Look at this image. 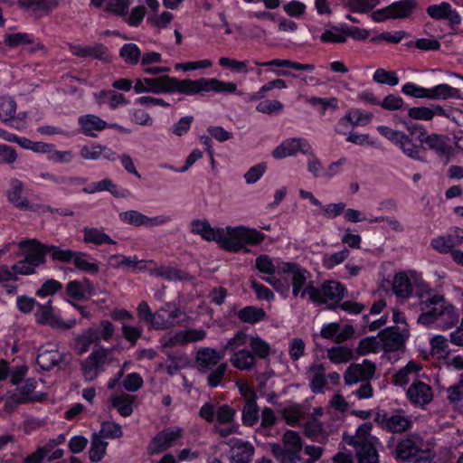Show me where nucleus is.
Masks as SVG:
<instances>
[{
    "label": "nucleus",
    "mask_w": 463,
    "mask_h": 463,
    "mask_svg": "<svg viewBox=\"0 0 463 463\" xmlns=\"http://www.w3.org/2000/svg\"><path fill=\"white\" fill-rule=\"evenodd\" d=\"M459 90L448 84H439L428 89V99L436 100H445L450 98H459Z\"/></svg>",
    "instance_id": "obj_35"
},
{
    "label": "nucleus",
    "mask_w": 463,
    "mask_h": 463,
    "mask_svg": "<svg viewBox=\"0 0 463 463\" xmlns=\"http://www.w3.org/2000/svg\"><path fill=\"white\" fill-rule=\"evenodd\" d=\"M132 402L131 396L128 394L114 396L111 399L112 406L116 408L118 413L123 417H128L133 412Z\"/></svg>",
    "instance_id": "obj_50"
},
{
    "label": "nucleus",
    "mask_w": 463,
    "mask_h": 463,
    "mask_svg": "<svg viewBox=\"0 0 463 463\" xmlns=\"http://www.w3.org/2000/svg\"><path fill=\"white\" fill-rule=\"evenodd\" d=\"M327 357L334 364H343L354 359V355L351 348L339 345L327 349Z\"/></svg>",
    "instance_id": "obj_41"
},
{
    "label": "nucleus",
    "mask_w": 463,
    "mask_h": 463,
    "mask_svg": "<svg viewBox=\"0 0 463 463\" xmlns=\"http://www.w3.org/2000/svg\"><path fill=\"white\" fill-rule=\"evenodd\" d=\"M249 339V335L241 330L237 331L234 335L230 338L223 346V352L228 351L232 354L240 352L241 348H245V345Z\"/></svg>",
    "instance_id": "obj_49"
},
{
    "label": "nucleus",
    "mask_w": 463,
    "mask_h": 463,
    "mask_svg": "<svg viewBox=\"0 0 463 463\" xmlns=\"http://www.w3.org/2000/svg\"><path fill=\"white\" fill-rule=\"evenodd\" d=\"M381 342L376 340V337L371 336L362 339L357 347L356 353L359 355H365L369 353H377L380 349Z\"/></svg>",
    "instance_id": "obj_64"
},
{
    "label": "nucleus",
    "mask_w": 463,
    "mask_h": 463,
    "mask_svg": "<svg viewBox=\"0 0 463 463\" xmlns=\"http://www.w3.org/2000/svg\"><path fill=\"white\" fill-rule=\"evenodd\" d=\"M358 463H379V454L373 442L354 446Z\"/></svg>",
    "instance_id": "obj_30"
},
{
    "label": "nucleus",
    "mask_w": 463,
    "mask_h": 463,
    "mask_svg": "<svg viewBox=\"0 0 463 463\" xmlns=\"http://www.w3.org/2000/svg\"><path fill=\"white\" fill-rule=\"evenodd\" d=\"M120 220L130 225L134 226H146L153 227L165 223L167 218L165 216L148 217L137 211H127L119 213Z\"/></svg>",
    "instance_id": "obj_17"
},
{
    "label": "nucleus",
    "mask_w": 463,
    "mask_h": 463,
    "mask_svg": "<svg viewBox=\"0 0 463 463\" xmlns=\"http://www.w3.org/2000/svg\"><path fill=\"white\" fill-rule=\"evenodd\" d=\"M32 243L36 245L38 249H40V251H43V256L44 258L46 253H51L53 260H59L61 262H70L74 259L77 253L75 251H72L71 250H65L53 245L43 244L39 241H32Z\"/></svg>",
    "instance_id": "obj_26"
},
{
    "label": "nucleus",
    "mask_w": 463,
    "mask_h": 463,
    "mask_svg": "<svg viewBox=\"0 0 463 463\" xmlns=\"http://www.w3.org/2000/svg\"><path fill=\"white\" fill-rule=\"evenodd\" d=\"M417 0H402L392 4V9L395 18H404L409 16L416 8Z\"/></svg>",
    "instance_id": "obj_54"
},
{
    "label": "nucleus",
    "mask_w": 463,
    "mask_h": 463,
    "mask_svg": "<svg viewBox=\"0 0 463 463\" xmlns=\"http://www.w3.org/2000/svg\"><path fill=\"white\" fill-rule=\"evenodd\" d=\"M279 272L288 274L292 284V294L294 297L302 295V292L306 289L303 288L306 286L307 279L310 277L309 272L300 267L298 264L294 262H281L278 265Z\"/></svg>",
    "instance_id": "obj_9"
},
{
    "label": "nucleus",
    "mask_w": 463,
    "mask_h": 463,
    "mask_svg": "<svg viewBox=\"0 0 463 463\" xmlns=\"http://www.w3.org/2000/svg\"><path fill=\"white\" fill-rule=\"evenodd\" d=\"M311 146L304 138H288L283 141L273 151L272 156L276 159L284 158L301 151L304 154H310Z\"/></svg>",
    "instance_id": "obj_16"
},
{
    "label": "nucleus",
    "mask_w": 463,
    "mask_h": 463,
    "mask_svg": "<svg viewBox=\"0 0 463 463\" xmlns=\"http://www.w3.org/2000/svg\"><path fill=\"white\" fill-rule=\"evenodd\" d=\"M423 439L419 434H410L401 439L395 449V458L402 461L410 460L422 451Z\"/></svg>",
    "instance_id": "obj_13"
},
{
    "label": "nucleus",
    "mask_w": 463,
    "mask_h": 463,
    "mask_svg": "<svg viewBox=\"0 0 463 463\" xmlns=\"http://www.w3.org/2000/svg\"><path fill=\"white\" fill-rule=\"evenodd\" d=\"M260 409L254 399H247L242 409V423L245 426H253L260 419Z\"/></svg>",
    "instance_id": "obj_43"
},
{
    "label": "nucleus",
    "mask_w": 463,
    "mask_h": 463,
    "mask_svg": "<svg viewBox=\"0 0 463 463\" xmlns=\"http://www.w3.org/2000/svg\"><path fill=\"white\" fill-rule=\"evenodd\" d=\"M397 146L402 150V152L409 157L416 159V160H421L420 156V151L423 149L421 146L414 144L411 139L405 135L402 134V137L400 138V140L397 143Z\"/></svg>",
    "instance_id": "obj_47"
},
{
    "label": "nucleus",
    "mask_w": 463,
    "mask_h": 463,
    "mask_svg": "<svg viewBox=\"0 0 463 463\" xmlns=\"http://www.w3.org/2000/svg\"><path fill=\"white\" fill-rule=\"evenodd\" d=\"M79 125L81 132L91 137H96L94 131H101L109 127V123L93 114L80 116L79 118Z\"/></svg>",
    "instance_id": "obj_23"
},
{
    "label": "nucleus",
    "mask_w": 463,
    "mask_h": 463,
    "mask_svg": "<svg viewBox=\"0 0 463 463\" xmlns=\"http://www.w3.org/2000/svg\"><path fill=\"white\" fill-rule=\"evenodd\" d=\"M215 241H217L222 248L229 251L239 252L242 250L245 252L248 251V250L243 246L239 238L235 237L234 235H232L231 232H228V231H225L224 229H222L221 239L216 240Z\"/></svg>",
    "instance_id": "obj_44"
},
{
    "label": "nucleus",
    "mask_w": 463,
    "mask_h": 463,
    "mask_svg": "<svg viewBox=\"0 0 463 463\" xmlns=\"http://www.w3.org/2000/svg\"><path fill=\"white\" fill-rule=\"evenodd\" d=\"M121 333L122 337L128 342L131 346H134L142 336L143 328L140 326H131L128 323H122Z\"/></svg>",
    "instance_id": "obj_56"
},
{
    "label": "nucleus",
    "mask_w": 463,
    "mask_h": 463,
    "mask_svg": "<svg viewBox=\"0 0 463 463\" xmlns=\"http://www.w3.org/2000/svg\"><path fill=\"white\" fill-rule=\"evenodd\" d=\"M134 90L139 93H173L178 92L184 95H195L201 92L214 91L219 93H235L237 85L233 82L222 81L212 78H201L196 80H178L161 75L155 78H140L136 80Z\"/></svg>",
    "instance_id": "obj_1"
},
{
    "label": "nucleus",
    "mask_w": 463,
    "mask_h": 463,
    "mask_svg": "<svg viewBox=\"0 0 463 463\" xmlns=\"http://www.w3.org/2000/svg\"><path fill=\"white\" fill-rule=\"evenodd\" d=\"M97 434L103 439H116L120 438L123 435V431L119 424L106 421L101 424L99 432Z\"/></svg>",
    "instance_id": "obj_63"
},
{
    "label": "nucleus",
    "mask_w": 463,
    "mask_h": 463,
    "mask_svg": "<svg viewBox=\"0 0 463 463\" xmlns=\"http://www.w3.org/2000/svg\"><path fill=\"white\" fill-rule=\"evenodd\" d=\"M463 243V230L456 229L446 236L434 238L430 245L440 253L451 251L452 248Z\"/></svg>",
    "instance_id": "obj_20"
},
{
    "label": "nucleus",
    "mask_w": 463,
    "mask_h": 463,
    "mask_svg": "<svg viewBox=\"0 0 463 463\" xmlns=\"http://www.w3.org/2000/svg\"><path fill=\"white\" fill-rule=\"evenodd\" d=\"M109 443L101 439V438L94 433L91 438L89 457L92 462H99L106 454Z\"/></svg>",
    "instance_id": "obj_45"
},
{
    "label": "nucleus",
    "mask_w": 463,
    "mask_h": 463,
    "mask_svg": "<svg viewBox=\"0 0 463 463\" xmlns=\"http://www.w3.org/2000/svg\"><path fill=\"white\" fill-rule=\"evenodd\" d=\"M421 369L420 364L410 361L404 367L401 368L392 377V383L395 385H406L411 377L417 376Z\"/></svg>",
    "instance_id": "obj_32"
},
{
    "label": "nucleus",
    "mask_w": 463,
    "mask_h": 463,
    "mask_svg": "<svg viewBox=\"0 0 463 463\" xmlns=\"http://www.w3.org/2000/svg\"><path fill=\"white\" fill-rule=\"evenodd\" d=\"M32 241H37L36 239L23 240L18 243L22 252H17L15 258H24L16 261L12 266V270L18 275H32L35 273V269L45 262V258L43 256V251Z\"/></svg>",
    "instance_id": "obj_3"
},
{
    "label": "nucleus",
    "mask_w": 463,
    "mask_h": 463,
    "mask_svg": "<svg viewBox=\"0 0 463 463\" xmlns=\"http://www.w3.org/2000/svg\"><path fill=\"white\" fill-rule=\"evenodd\" d=\"M16 102L8 97H0V120L6 123L14 118Z\"/></svg>",
    "instance_id": "obj_52"
},
{
    "label": "nucleus",
    "mask_w": 463,
    "mask_h": 463,
    "mask_svg": "<svg viewBox=\"0 0 463 463\" xmlns=\"http://www.w3.org/2000/svg\"><path fill=\"white\" fill-rule=\"evenodd\" d=\"M232 365L240 371H251L255 368L257 361L255 355L247 348H241L240 352L230 357Z\"/></svg>",
    "instance_id": "obj_24"
},
{
    "label": "nucleus",
    "mask_w": 463,
    "mask_h": 463,
    "mask_svg": "<svg viewBox=\"0 0 463 463\" xmlns=\"http://www.w3.org/2000/svg\"><path fill=\"white\" fill-rule=\"evenodd\" d=\"M62 360V354L52 345H43L37 354L36 363L44 371H50Z\"/></svg>",
    "instance_id": "obj_19"
},
{
    "label": "nucleus",
    "mask_w": 463,
    "mask_h": 463,
    "mask_svg": "<svg viewBox=\"0 0 463 463\" xmlns=\"http://www.w3.org/2000/svg\"><path fill=\"white\" fill-rule=\"evenodd\" d=\"M192 232L200 234L206 241L221 239L222 229H213L207 220H194L192 222Z\"/></svg>",
    "instance_id": "obj_29"
},
{
    "label": "nucleus",
    "mask_w": 463,
    "mask_h": 463,
    "mask_svg": "<svg viewBox=\"0 0 463 463\" xmlns=\"http://www.w3.org/2000/svg\"><path fill=\"white\" fill-rule=\"evenodd\" d=\"M374 420L383 430L391 433H402L411 430L412 426L411 416L402 410L392 412L379 411L375 414Z\"/></svg>",
    "instance_id": "obj_7"
},
{
    "label": "nucleus",
    "mask_w": 463,
    "mask_h": 463,
    "mask_svg": "<svg viewBox=\"0 0 463 463\" xmlns=\"http://www.w3.org/2000/svg\"><path fill=\"white\" fill-rule=\"evenodd\" d=\"M23 184L21 181L14 179L12 181V189L8 191L9 200L16 206L22 209L28 207V202L22 197Z\"/></svg>",
    "instance_id": "obj_53"
},
{
    "label": "nucleus",
    "mask_w": 463,
    "mask_h": 463,
    "mask_svg": "<svg viewBox=\"0 0 463 463\" xmlns=\"http://www.w3.org/2000/svg\"><path fill=\"white\" fill-rule=\"evenodd\" d=\"M271 451L279 463H298L301 459L299 453L282 450L278 443L271 445Z\"/></svg>",
    "instance_id": "obj_55"
},
{
    "label": "nucleus",
    "mask_w": 463,
    "mask_h": 463,
    "mask_svg": "<svg viewBox=\"0 0 463 463\" xmlns=\"http://www.w3.org/2000/svg\"><path fill=\"white\" fill-rule=\"evenodd\" d=\"M307 374L312 392H323L324 387L326 384L325 366L321 364H312L308 367Z\"/></svg>",
    "instance_id": "obj_22"
},
{
    "label": "nucleus",
    "mask_w": 463,
    "mask_h": 463,
    "mask_svg": "<svg viewBox=\"0 0 463 463\" xmlns=\"http://www.w3.org/2000/svg\"><path fill=\"white\" fill-rule=\"evenodd\" d=\"M237 317L243 323L255 324L266 317V312L261 307L247 306L238 311Z\"/></svg>",
    "instance_id": "obj_38"
},
{
    "label": "nucleus",
    "mask_w": 463,
    "mask_h": 463,
    "mask_svg": "<svg viewBox=\"0 0 463 463\" xmlns=\"http://www.w3.org/2000/svg\"><path fill=\"white\" fill-rule=\"evenodd\" d=\"M376 365L370 360L364 359L361 364H351L344 373V381L347 385L370 381L375 374Z\"/></svg>",
    "instance_id": "obj_8"
},
{
    "label": "nucleus",
    "mask_w": 463,
    "mask_h": 463,
    "mask_svg": "<svg viewBox=\"0 0 463 463\" xmlns=\"http://www.w3.org/2000/svg\"><path fill=\"white\" fill-rule=\"evenodd\" d=\"M302 429L306 437L317 442L326 443L328 439L329 432L324 423L314 417L304 422Z\"/></svg>",
    "instance_id": "obj_21"
},
{
    "label": "nucleus",
    "mask_w": 463,
    "mask_h": 463,
    "mask_svg": "<svg viewBox=\"0 0 463 463\" xmlns=\"http://www.w3.org/2000/svg\"><path fill=\"white\" fill-rule=\"evenodd\" d=\"M87 254L84 252H77L73 263L75 267L84 272L90 274H97L99 271V267L97 263L90 262L86 260Z\"/></svg>",
    "instance_id": "obj_61"
},
{
    "label": "nucleus",
    "mask_w": 463,
    "mask_h": 463,
    "mask_svg": "<svg viewBox=\"0 0 463 463\" xmlns=\"http://www.w3.org/2000/svg\"><path fill=\"white\" fill-rule=\"evenodd\" d=\"M109 349L99 345L88 357L80 360V371L85 381L92 382L105 371L109 364Z\"/></svg>",
    "instance_id": "obj_6"
},
{
    "label": "nucleus",
    "mask_w": 463,
    "mask_h": 463,
    "mask_svg": "<svg viewBox=\"0 0 463 463\" xmlns=\"http://www.w3.org/2000/svg\"><path fill=\"white\" fill-rule=\"evenodd\" d=\"M250 351L255 355V359L266 360L269 357L271 348L270 345L261 339L260 336H249Z\"/></svg>",
    "instance_id": "obj_40"
},
{
    "label": "nucleus",
    "mask_w": 463,
    "mask_h": 463,
    "mask_svg": "<svg viewBox=\"0 0 463 463\" xmlns=\"http://www.w3.org/2000/svg\"><path fill=\"white\" fill-rule=\"evenodd\" d=\"M187 365V358L184 354H167L166 360V372L169 375H174L178 373L183 367Z\"/></svg>",
    "instance_id": "obj_57"
},
{
    "label": "nucleus",
    "mask_w": 463,
    "mask_h": 463,
    "mask_svg": "<svg viewBox=\"0 0 463 463\" xmlns=\"http://www.w3.org/2000/svg\"><path fill=\"white\" fill-rule=\"evenodd\" d=\"M115 332V326L109 320H101L99 327H89L75 339V350L78 354L87 353L91 345L98 347L99 342L109 341Z\"/></svg>",
    "instance_id": "obj_5"
},
{
    "label": "nucleus",
    "mask_w": 463,
    "mask_h": 463,
    "mask_svg": "<svg viewBox=\"0 0 463 463\" xmlns=\"http://www.w3.org/2000/svg\"><path fill=\"white\" fill-rule=\"evenodd\" d=\"M106 47L100 43L93 46H71V52L72 54L80 58L91 57L95 59H101L106 53Z\"/></svg>",
    "instance_id": "obj_36"
},
{
    "label": "nucleus",
    "mask_w": 463,
    "mask_h": 463,
    "mask_svg": "<svg viewBox=\"0 0 463 463\" xmlns=\"http://www.w3.org/2000/svg\"><path fill=\"white\" fill-rule=\"evenodd\" d=\"M166 307H171V305L166 304L165 307L160 308L156 312H154V316L149 324L152 329L165 330L175 326V323L165 317V313L168 311Z\"/></svg>",
    "instance_id": "obj_46"
},
{
    "label": "nucleus",
    "mask_w": 463,
    "mask_h": 463,
    "mask_svg": "<svg viewBox=\"0 0 463 463\" xmlns=\"http://www.w3.org/2000/svg\"><path fill=\"white\" fill-rule=\"evenodd\" d=\"M106 150H108V146H101L98 143H91L90 146H82L80 155L86 160H97Z\"/></svg>",
    "instance_id": "obj_62"
},
{
    "label": "nucleus",
    "mask_w": 463,
    "mask_h": 463,
    "mask_svg": "<svg viewBox=\"0 0 463 463\" xmlns=\"http://www.w3.org/2000/svg\"><path fill=\"white\" fill-rule=\"evenodd\" d=\"M52 303L51 299L45 304L37 303L38 308L34 314L36 321L43 325H50L66 329L72 328L76 325V320L73 318L64 322L62 319L55 317Z\"/></svg>",
    "instance_id": "obj_14"
},
{
    "label": "nucleus",
    "mask_w": 463,
    "mask_h": 463,
    "mask_svg": "<svg viewBox=\"0 0 463 463\" xmlns=\"http://www.w3.org/2000/svg\"><path fill=\"white\" fill-rule=\"evenodd\" d=\"M182 431L183 430L178 427L160 431L148 444V453L155 455L171 448L182 437Z\"/></svg>",
    "instance_id": "obj_11"
},
{
    "label": "nucleus",
    "mask_w": 463,
    "mask_h": 463,
    "mask_svg": "<svg viewBox=\"0 0 463 463\" xmlns=\"http://www.w3.org/2000/svg\"><path fill=\"white\" fill-rule=\"evenodd\" d=\"M224 357V353L213 348L203 347L196 353L195 363L200 372L206 373L212 370Z\"/></svg>",
    "instance_id": "obj_18"
},
{
    "label": "nucleus",
    "mask_w": 463,
    "mask_h": 463,
    "mask_svg": "<svg viewBox=\"0 0 463 463\" xmlns=\"http://www.w3.org/2000/svg\"><path fill=\"white\" fill-rule=\"evenodd\" d=\"M345 292L344 285L336 280H326L320 288H316L309 282L302 292L301 298H305L307 294L313 302L328 304V308L335 309L343 299Z\"/></svg>",
    "instance_id": "obj_4"
},
{
    "label": "nucleus",
    "mask_w": 463,
    "mask_h": 463,
    "mask_svg": "<svg viewBox=\"0 0 463 463\" xmlns=\"http://www.w3.org/2000/svg\"><path fill=\"white\" fill-rule=\"evenodd\" d=\"M103 191L109 192L117 198H124L128 194L127 190L118 189V187L110 179L108 178L99 182H94L88 187L83 188V192L86 194H94Z\"/></svg>",
    "instance_id": "obj_25"
},
{
    "label": "nucleus",
    "mask_w": 463,
    "mask_h": 463,
    "mask_svg": "<svg viewBox=\"0 0 463 463\" xmlns=\"http://www.w3.org/2000/svg\"><path fill=\"white\" fill-rule=\"evenodd\" d=\"M254 454V447L249 441L236 440L232 446V461L233 463H250Z\"/></svg>",
    "instance_id": "obj_27"
},
{
    "label": "nucleus",
    "mask_w": 463,
    "mask_h": 463,
    "mask_svg": "<svg viewBox=\"0 0 463 463\" xmlns=\"http://www.w3.org/2000/svg\"><path fill=\"white\" fill-rule=\"evenodd\" d=\"M228 232H231L235 237L239 238L241 242L243 241L249 244H259L260 243L264 238L265 235L263 233H260L255 229H248L243 226L239 227H227Z\"/></svg>",
    "instance_id": "obj_28"
},
{
    "label": "nucleus",
    "mask_w": 463,
    "mask_h": 463,
    "mask_svg": "<svg viewBox=\"0 0 463 463\" xmlns=\"http://www.w3.org/2000/svg\"><path fill=\"white\" fill-rule=\"evenodd\" d=\"M392 291L401 298H408L412 295L413 287L411 283L409 277L403 273H397L392 281Z\"/></svg>",
    "instance_id": "obj_31"
},
{
    "label": "nucleus",
    "mask_w": 463,
    "mask_h": 463,
    "mask_svg": "<svg viewBox=\"0 0 463 463\" xmlns=\"http://www.w3.org/2000/svg\"><path fill=\"white\" fill-rule=\"evenodd\" d=\"M406 396L413 405L423 407L433 400L434 394L429 384L421 381H413L406 391Z\"/></svg>",
    "instance_id": "obj_15"
},
{
    "label": "nucleus",
    "mask_w": 463,
    "mask_h": 463,
    "mask_svg": "<svg viewBox=\"0 0 463 463\" xmlns=\"http://www.w3.org/2000/svg\"><path fill=\"white\" fill-rule=\"evenodd\" d=\"M26 43H32V34L26 33H15L5 34L4 43L9 48L25 46Z\"/></svg>",
    "instance_id": "obj_59"
},
{
    "label": "nucleus",
    "mask_w": 463,
    "mask_h": 463,
    "mask_svg": "<svg viewBox=\"0 0 463 463\" xmlns=\"http://www.w3.org/2000/svg\"><path fill=\"white\" fill-rule=\"evenodd\" d=\"M120 57L128 65H136L141 59V51L135 43H125L120 51Z\"/></svg>",
    "instance_id": "obj_48"
},
{
    "label": "nucleus",
    "mask_w": 463,
    "mask_h": 463,
    "mask_svg": "<svg viewBox=\"0 0 463 463\" xmlns=\"http://www.w3.org/2000/svg\"><path fill=\"white\" fill-rule=\"evenodd\" d=\"M254 64L261 67H269V66H277V67H284L290 68L298 71H312L315 70V65L310 63H299L297 61H293L288 59H274L269 61H254Z\"/></svg>",
    "instance_id": "obj_34"
},
{
    "label": "nucleus",
    "mask_w": 463,
    "mask_h": 463,
    "mask_svg": "<svg viewBox=\"0 0 463 463\" xmlns=\"http://www.w3.org/2000/svg\"><path fill=\"white\" fill-rule=\"evenodd\" d=\"M372 118L373 114L370 112L354 109L342 118L339 123L345 124V122H349L353 126L365 125L372 119Z\"/></svg>",
    "instance_id": "obj_51"
},
{
    "label": "nucleus",
    "mask_w": 463,
    "mask_h": 463,
    "mask_svg": "<svg viewBox=\"0 0 463 463\" xmlns=\"http://www.w3.org/2000/svg\"><path fill=\"white\" fill-rule=\"evenodd\" d=\"M373 423L370 421L362 423L357 428L355 434L345 439L347 444L354 446L365 442H373L375 438L370 436Z\"/></svg>",
    "instance_id": "obj_39"
},
{
    "label": "nucleus",
    "mask_w": 463,
    "mask_h": 463,
    "mask_svg": "<svg viewBox=\"0 0 463 463\" xmlns=\"http://www.w3.org/2000/svg\"><path fill=\"white\" fill-rule=\"evenodd\" d=\"M419 128L420 135L418 136V139L420 142L435 151L444 164H448L452 152V147L448 143V139L444 136L438 134L427 135L424 128Z\"/></svg>",
    "instance_id": "obj_10"
},
{
    "label": "nucleus",
    "mask_w": 463,
    "mask_h": 463,
    "mask_svg": "<svg viewBox=\"0 0 463 463\" xmlns=\"http://www.w3.org/2000/svg\"><path fill=\"white\" fill-rule=\"evenodd\" d=\"M17 3L22 7L46 14L58 6V0H18Z\"/></svg>",
    "instance_id": "obj_37"
},
{
    "label": "nucleus",
    "mask_w": 463,
    "mask_h": 463,
    "mask_svg": "<svg viewBox=\"0 0 463 463\" xmlns=\"http://www.w3.org/2000/svg\"><path fill=\"white\" fill-rule=\"evenodd\" d=\"M408 331L401 330L398 326H392L382 330L378 336L381 345L387 352H393L401 349L408 338Z\"/></svg>",
    "instance_id": "obj_12"
},
{
    "label": "nucleus",
    "mask_w": 463,
    "mask_h": 463,
    "mask_svg": "<svg viewBox=\"0 0 463 463\" xmlns=\"http://www.w3.org/2000/svg\"><path fill=\"white\" fill-rule=\"evenodd\" d=\"M415 288V297L421 311L417 319L418 324L430 326L440 317L445 318V326L448 328L458 323V315L444 295L438 293L423 280L417 281Z\"/></svg>",
    "instance_id": "obj_2"
},
{
    "label": "nucleus",
    "mask_w": 463,
    "mask_h": 463,
    "mask_svg": "<svg viewBox=\"0 0 463 463\" xmlns=\"http://www.w3.org/2000/svg\"><path fill=\"white\" fill-rule=\"evenodd\" d=\"M302 447V439L298 432L288 430L284 433L282 444H280V449H282V450L293 451L300 454Z\"/></svg>",
    "instance_id": "obj_42"
},
{
    "label": "nucleus",
    "mask_w": 463,
    "mask_h": 463,
    "mask_svg": "<svg viewBox=\"0 0 463 463\" xmlns=\"http://www.w3.org/2000/svg\"><path fill=\"white\" fill-rule=\"evenodd\" d=\"M373 81L388 86H396L399 83V78L395 71H386L385 69H377L373 76Z\"/></svg>",
    "instance_id": "obj_58"
},
{
    "label": "nucleus",
    "mask_w": 463,
    "mask_h": 463,
    "mask_svg": "<svg viewBox=\"0 0 463 463\" xmlns=\"http://www.w3.org/2000/svg\"><path fill=\"white\" fill-rule=\"evenodd\" d=\"M349 250L347 249H344L338 252H335L332 254L326 253L322 259V265L327 269H331L335 268L336 265L344 262L349 256Z\"/></svg>",
    "instance_id": "obj_60"
},
{
    "label": "nucleus",
    "mask_w": 463,
    "mask_h": 463,
    "mask_svg": "<svg viewBox=\"0 0 463 463\" xmlns=\"http://www.w3.org/2000/svg\"><path fill=\"white\" fill-rule=\"evenodd\" d=\"M82 232L83 241L85 243H91L94 245H102L106 243L116 244V241L106 234L102 229L84 227Z\"/></svg>",
    "instance_id": "obj_33"
}]
</instances>
